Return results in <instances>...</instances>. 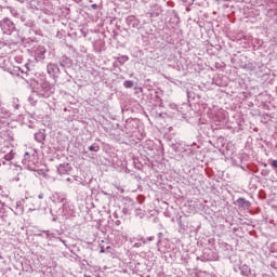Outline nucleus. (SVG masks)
<instances>
[{"mask_svg": "<svg viewBox=\"0 0 277 277\" xmlns=\"http://www.w3.org/2000/svg\"><path fill=\"white\" fill-rule=\"evenodd\" d=\"M92 8H93V10H96V8H98V5L92 4Z\"/></svg>", "mask_w": 277, "mask_h": 277, "instance_id": "obj_8", "label": "nucleus"}, {"mask_svg": "<svg viewBox=\"0 0 277 277\" xmlns=\"http://www.w3.org/2000/svg\"><path fill=\"white\" fill-rule=\"evenodd\" d=\"M100 252H101V253L105 252V249H104V248H102Z\"/></svg>", "mask_w": 277, "mask_h": 277, "instance_id": "obj_9", "label": "nucleus"}, {"mask_svg": "<svg viewBox=\"0 0 277 277\" xmlns=\"http://www.w3.org/2000/svg\"><path fill=\"white\" fill-rule=\"evenodd\" d=\"M272 166H273V168H277V160H274Z\"/></svg>", "mask_w": 277, "mask_h": 277, "instance_id": "obj_7", "label": "nucleus"}, {"mask_svg": "<svg viewBox=\"0 0 277 277\" xmlns=\"http://www.w3.org/2000/svg\"><path fill=\"white\" fill-rule=\"evenodd\" d=\"M13 158H14V157L12 156V154H6V155L4 156L5 161H12Z\"/></svg>", "mask_w": 277, "mask_h": 277, "instance_id": "obj_5", "label": "nucleus"}, {"mask_svg": "<svg viewBox=\"0 0 277 277\" xmlns=\"http://www.w3.org/2000/svg\"><path fill=\"white\" fill-rule=\"evenodd\" d=\"M0 26L2 31H4V34H9L12 27H14V23H12V21L6 17L1 22Z\"/></svg>", "mask_w": 277, "mask_h": 277, "instance_id": "obj_1", "label": "nucleus"}, {"mask_svg": "<svg viewBox=\"0 0 277 277\" xmlns=\"http://www.w3.org/2000/svg\"><path fill=\"white\" fill-rule=\"evenodd\" d=\"M124 88H133V81L131 80H127L124 83H123Z\"/></svg>", "mask_w": 277, "mask_h": 277, "instance_id": "obj_3", "label": "nucleus"}, {"mask_svg": "<svg viewBox=\"0 0 277 277\" xmlns=\"http://www.w3.org/2000/svg\"><path fill=\"white\" fill-rule=\"evenodd\" d=\"M25 156H29V151H26V153H25Z\"/></svg>", "mask_w": 277, "mask_h": 277, "instance_id": "obj_10", "label": "nucleus"}, {"mask_svg": "<svg viewBox=\"0 0 277 277\" xmlns=\"http://www.w3.org/2000/svg\"><path fill=\"white\" fill-rule=\"evenodd\" d=\"M42 198H44V194L41 193V194H39L38 199L42 200Z\"/></svg>", "mask_w": 277, "mask_h": 277, "instance_id": "obj_6", "label": "nucleus"}, {"mask_svg": "<svg viewBox=\"0 0 277 277\" xmlns=\"http://www.w3.org/2000/svg\"><path fill=\"white\" fill-rule=\"evenodd\" d=\"M238 205H241L242 207H250V201L246 200L245 198H239L237 200Z\"/></svg>", "mask_w": 277, "mask_h": 277, "instance_id": "obj_2", "label": "nucleus"}, {"mask_svg": "<svg viewBox=\"0 0 277 277\" xmlns=\"http://www.w3.org/2000/svg\"><path fill=\"white\" fill-rule=\"evenodd\" d=\"M89 150L91 151V153H98V147H96V146H94V145H91V146H89Z\"/></svg>", "mask_w": 277, "mask_h": 277, "instance_id": "obj_4", "label": "nucleus"}, {"mask_svg": "<svg viewBox=\"0 0 277 277\" xmlns=\"http://www.w3.org/2000/svg\"><path fill=\"white\" fill-rule=\"evenodd\" d=\"M120 190H121V192H124V189H122V188H121Z\"/></svg>", "mask_w": 277, "mask_h": 277, "instance_id": "obj_11", "label": "nucleus"}]
</instances>
